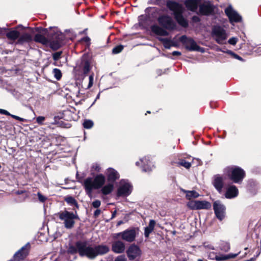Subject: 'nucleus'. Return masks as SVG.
<instances>
[{"mask_svg": "<svg viewBox=\"0 0 261 261\" xmlns=\"http://www.w3.org/2000/svg\"><path fill=\"white\" fill-rule=\"evenodd\" d=\"M64 113L66 115H70L71 114V112L70 111H65Z\"/></svg>", "mask_w": 261, "mask_h": 261, "instance_id": "nucleus-59", "label": "nucleus"}, {"mask_svg": "<svg viewBox=\"0 0 261 261\" xmlns=\"http://www.w3.org/2000/svg\"><path fill=\"white\" fill-rule=\"evenodd\" d=\"M238 41V39L236 37H231L230 38L229 40H228V43L230 44H231V45H234L236 44V43H237Z\"/></svg>", "mask_w": 261, "mask_h": 261, "instance_id": "nucleus-42", "label": "nucleus"}, {"mask_svg": "<svg viewBox=\"0 0 261 261\" xmlns=\"http://www.w3.org/2000/svg\"><path fill=\"white\" fill-rule=\"evenodd\" d=\"M101 213V211L99 209H97L94 213V218H97Z\"/></svg>", "mask_w": 261, "mask_h": 261, "instance_id": "nucleus-51", "label": "nucleus"}, {"mask_svg": "<svg viewBox=\"0 0 261 261\" xmlns=\"http://www.w3.org/2000/svg\"><path fill=\"white\" fill-rule=\"evenodd\" d=\"M30 247V245L29 243L23 246L14 255V259L15 261H21L23 260L28 254Z\"/></svg>", "mask_w": 261, "mask_h": 261, "instance_id": "nucleus-16", "label": "nucleus"}, {"mask_svg": "<svg viewBox=\"0 0 261 261\" xmlns=\"http://www.w3.org/2000/svg\"><path fill=\"white\" fill-rule=\"evenodd\" d=\"M100 193L104 195H107L112 193L114 189V185L112 183H109L105 186H103L101 188Z\"/></svg>", "mask_w": 261, "mask_h": 261, "instance_id": "nucleus-27", "label": "nucleus"}, {"mask_svg": "<svg viewBox=\"0 0 261 261\" xmlns=\"http://www.w3.org/2000/svg\"><path fill=\"white\" fill-rule=\"evenodd\" d=\"M54 76L57 80H59L62 77V73L60 69L55 68L53 70Z\"/></svg>", "mask_w": 261, "mask_h": 261, "instance_id": "nucleus-38", "label": "nucleus"}, {"mask_svg": "<svg viewBox=\"0 0 261 261\" xmlns=\"http://www.w3.org/2000/svg\"><path fill=\"white\" fill-rule=\"evenodd\" d=\"M60 220L64 221L65 227L67 229L72 228L75 223V219L77 218L75 214L67 211H63L56 214Z\"/></svg>", "mask_w": 261, "mask_h": 261, "instance_id": "nucleus-6", "label": "nucleus"}, {"mask_svg": "<svg viewBox=\"0 0 261 261\" xmlns=\"http://www.w3.org/2000/svg\"><path fill=\"white\" fill-rule=\"evenodd\" d=\"M227 176L233 182L241 184L246 176V173L241 167L233 166L227 169Z\"/></svg>", "mask_w": 261, "mask_h": 261, "instance_id": "nucleus-5", "label": "nucleus"}, {"mask_svg": "<svg viewBox=\"0 0 261 261\" xmlns=\"http://www.w3.org/2000/svg\"><path fill=\"white\" fill-rule=\"evenodd\" d=\"M179 40L185 45V48L189 51H198L201 53L204 51V48L198 45L195 41L192 38L182 35L179 38Z\"/></svg>", "mask_w": 261, "mask_h": 261, "instance_id": "nucleus-7", "label": "nucleus"}, {"mask_svg": "<svg viewBox=\"0 0 261 261\" xmlns=\"http://www.w3.org/2000/svg\"><path fill=\"white\" fill-rule=\"evenodd\" d=\"M125 249L124 243L120 240L114 241L112 244V251L115 253H123Z\"/></svg>", "mask_w": 261, "mask_h": 261, "instance_id": "nucleus-19", "label": "nucleus"}, {"mask_svg": "<svg viewBox=\"0 0 261 261\" xmlns=\"http://www.w3.org/2000/svg\"><path fill=\"white\" fill-rule=\"evenodd\" d=\"M93 78H94V73H92L89 76V80H88V83L87 86L85 87L83 86V88H84L85 89H88L90 88L93 84Z\"/></svg>", "mask_w": 261, "mask_h": 261, "instance_id": "nucleus-35", "label": "nucleus"}, {"mask_svg": "<svg viewBox=\"0 0 261 261\" xmlns=\"http://www.w3.org/2000/svg\"><path fill=\"white\" fill-rule=\"evenodd\" d=\"M226 53L236 59H237V60H238L239 61H243V59L241 57H240V56L236 54L233 51H232L230 50H228L226 51Z\"/></svg>", "mask_w": 261, "mask_h": 261, "instance_id": "nucleus-37", "label": "nucleus"}, {"mask_svg": "<svg viewBox=\"0 0 261 261\" xmlns=\"http://www.w3.org/2000/svg\"><path fill=\"white\" fill-rule=\"evenodd\" d=\"M136 165H137V166H138V165H139V162H137L136 163Z\"/></svg>", "mask_w": 261, "mask_h": 261, "instance_id": "nucleus-62", "label": "nucleus"}, {"mask_svg": "<svg viewBox=\"0 0 261 261\" xmlns=\"http://www.w3.org/2000/svg\"><path fill=\"white\" fill-rule=\"evenodd\" d=\"M177 166H183L187 169H189L191 167V163L186 161L184 159H180L176 163Z\"/></svg>", "mask_w": 261, "mask_h": 261, "instance_id": "nucleus-33", "label": "nucleus"}, {"mask_svg": "<svg viewBox=\"0 0 261 261\" xmlns=\"http://www.w3.org/2000/svg\"><path fill=\"white\" fill-rule=\"evenodd\" d=\"M64 35L60 31L55 32L49 38V45L51 48L57 49L63 44Z\"/></svg>", "mask_w": 261, "mask_h": 261, "instance_id": "nucleus-9", "label": "nucleus"}, {"mask_svg": "<svg viewBox=\"0 0 261 261\" xmlns=\"http://www.w3.org/2000/svg\"><path fill=\"white\" fill-rule=\"evenodd\" d=\"M191 20L194 23H198L200 21L201 19L198 16L194 15L192 17Z\"/></svg>", "mask_w": 261, "mask_h": 261, "instance_id": "nucleus-44", "label": "nucleus"}, {"mask_svg": "<svg viewBox=\"0 0 261 261\" xmlns=\"http://www.w3.org/2000/svg\"><path fill=\"white\" fill-rule=\"evenodd\" d=\"M34 40L35 42L40 43L43 45L49 44V39H48L44 36L40 34L35 35Z\"/></svg>", "mask_w": 261, "mask_h": 261, "instance_id": "nucleus-28", "label": "nucleus"}, {"mask_svg": "<svg viewBox=\"0 0 261 261\" xmlns=\"http://www.w3.org/2000/svg\"><path fill=\"white\" fill-rule=\"evenodd\" d=\"M94 125V123L91 120L85 119L83 123V126L86 129L91 128Z\"/></svg>", "mask_w": 261, "mask_h": 261, "instance_id": "nucleus-34", "label": "nucleus"}, {"mask_svg": "<svg viewBox=\"0 0 261 261\" xmlns=\"http://www.w3.org/2000/svg\"><path fill=\"white\" fill-rule=\"evenodd\" d=\"M86 139V133L84 132V140Z\"/></svg>", "mask_w": 261, "mask_h": 261, "instance_id": "nucleus-61", "label": "nucleus"}, {"mask_svg": "<svg viewBox=\"0 0 261 261\" xmlns=\"http://www.w3.org/2000/svg\"><path fill=\"white\" fill-rule=\"evenodd\" d=\"M212 184L216 190L221 193L225 184L224 177L219 174L215 175L213 178Z\"/></svg>", "mask_w": 261, "mask_h": 261, "instance_id": "nucleus-15", "label": "nucleus"}, {"mask_svg": "<svg viewBox=\"0 0 261 261\" xmlns=\"http://www.w3.org/2000/svg\"><path fill=\"white\" fill-rule=\"evenodd\" d=\"M123 223V221H122V220L119 221L117 222V226H119V225H121Z\"/></svg>", "mask_w": 261, "mask_h": 261, "instance_id": "nucleus-58", "label": "nucleus"}, {"mask_svg": "<svg viewBox=\"0 0 261 261\" xmlns=\"http://www.w3.org/2000/svg\"><path fill=\"white\" fill-rule=\"evenodd\" d=\"M142 170L143 172H148L150 171L151 169L149 167H146V166H144L142 167Z\"/></svg>", "mask_w": 261, "mask_h": 261, "instance_id": "nucleus-54", "label": "nucleus"}, {"mask_svg": "<svg viewBox=\"0 0 261 261\" xmlns=\"http://www.w3.org/2000/svg\"><path fill=\"white\" fill-rule=\"evenodd\" d=\"M157 20L161 27L156 24H153L150 27L151 32L156 35L167 36L169 35V33L167 30L173 31L176 29V22L168 15H160L158 18Z\"/></svg>", "mask_w": 261, "mask_h": 261, "instance_id": "nucleus-1", "label": "nucleus"}, {"mask_svg": "<svg viewBox=\"0 0 261 261\" xmlns=\"http://www.w3.org/2000/svg\"><path fill=\"white\" fill-rule=\"evenodd\" d=\"M33 40L32 36L29 33H24L19 36L17 40V44H23L25 42H30Z\"/></svg>", "mask_w": 261, "mask_h": 261, "instance_id": "nucleus-26", "label": "nucleus"}, {"mask_svg": "<svg viewBox=\"0 0 261 261\" xmlns=\"http://www.w3.org/2000/svg\"><path fill=\"white\" fill-rule=\"evenodd\" d=\"M197 261H203L202 259H198Z\"/></svg>", "mask_w": 261, "mask_h": 261, "instance_id": "nucleus-63", "label": "nucleus"}, {"mask_svg": "<svg viewBox=\"0 0 261 261\" xmlns=\"http://www.w3.org/2000/svg\"><path fill=\"white\" fill-rule=\"evenodd\" d=\"M225 13L230 22H239L242 20L241 16L234 11L231 6L225 9Z\"/></svg>", "mask_w": 261, "mask_h": 261, "instance_id": "nucleus-17", "label": "nucleus"}, {"mask_svg": "<svg viewBox=\"0 0 261 261\" xmlns=\"http://www.w3.org/2000/svg\"><path fill=\"white\" fill-rule=\"evenodd\" d=\"M147 113L150 114V111H147Z\"/></svg>", "mask_w": 261, "mask_h": 261, "instance_id": "nucleus-64", "label": "nucleus"}, {"mask_svg": "<svg viewBox=\"0 0 261 261\" xmlns=\"http://www.w3.org/2000/svg\"><path fill=\"white\" fill-rule=\"evenodd\" d=\"M108 181L110 183H113L119 178L118 172L113 168H109L106 173Z\"/></svg>", "mask_w": 261, "mask_h": 261, "instance_id": "nucleus-20", "label": "nucleus"}, {"mask_svg": "<svg viewBox=\"0 0 261 261\" xmlns=\"http://www.w3.org/2000/svg\"><path fill=\"white\" fill-rule=\"evenodd\" d=\"M106 177L102 174H99L95 176L93 180L86 179L85 181V189L87 194L92 198L93 189H99L105 184Z\"/></svg>", "mask_w": 261, "mask_h": 261, "instance_id": "nucleus-4", "label": "nucleus"}, {"mask_svg": "<svg viewBox=\"0 0 261 261\" xmlns=\"http://www.w3.org/2000/svg\"><path fill=\"white\" fill-rule=\"evenodd\" d=\"M117 211L116 210L114 211L112 214L111 219L114 218L116 217Z\"/></svg>", "mask_w": 261, "mask_h": 261, "instance_id": "nucleus-57", "label": "nucleus"}, {"mask_svg": "<svg viewBox=\"0 0 261 261\" xmlns=\"http://www.w3.org/2000/svg\"><path fill=\"white\" fill-rule=\"evenodd\" d=\"M66 201L71 205H76L75 200L72 197H68L65 199Z\"/></svg>", "mask_w": 261, "mask_h": 261, "instance_id": "nucleus-39", "label": "nucleus"}, {"mask_svg": "<svg viewBox=\"0 0 261 261\" xmlns=\"http://www.w3.org/2000/svg\"><path fill=\"white\" fill-rule=\"evenodd\" d=\"M110 249L107 245L99 244L94 247L86 246V242H83V256L85 255L90 259H94L97 256H102L109 252Z\"/></svg>", "mask_w": 261, "mask_h": 261, "instance_id": "nucleus-2", "label": "nucleus"}, {"mask_svg": "<svg viewBox=\"0 0 261 261\" xmlns=\"http://www.w3.org/2000/svg\"><path fill=\"white\" fill-rule=\"evenodd\" d=\"M239 194V190L234 185H231L228 187L225 194L226 198L231 199L237 197Z\"/></svg>", "mask_w": 261, "mask_h": 261, "instance_id": "nucleus-25", "label": "nucleus"}, {"mask_svg": "<svg viewBox=\"0 0 261 261\" xmlns=\"http://www.w3.org/2000/svg\"><path fill=\"white\" fill-rule=\"evenodd\" d=\"M37 196L38 197L39 200L41 202H45L47 199V198L45 196L42 195L40 192H38Z\"/></svg>", "mask_w": 261, "mask_h": 261, "instance_id": "nucleus-41", "label": "nucleus"}, {"mask_svg": "<svg viewBox=\"0 0 261 261\" xmlns=\"http://www.w3.org/2000/svg\"><path fill=\"white\" fill-rule=\"evenodd\" d=\"M166 6L173 12L174 18L180 26L185 28L188 27V21L183 16L184 9L181 4L175 1L169 0L167 2Z\"/></svg>", "mask_w": 261, "mask_h": 261, "instance_id": "nucleus-3", "label": "nucleus"}, {"mask_svg": "<svg viewBox=\"0 0 261 261\" xmlns=\"http://www.w3.org/2000/svg\"><path fill=\"white\" fill-rule=\"evenodd\" d=\"M136 237V232L134 229H126L122 231V240L128 242H132L135 241Z\"/></svg>", "mask_w": 261, "mask_h": 261, "instance_id": "nucleus-21", "label": "nucleus"}, {"mask_svg": "<svg viewBox=\"0 0 261 261\" xmlns=\"http://www.w3.org/2000/svg\"><path fill=\"white\" fill-rule=\"evenodd\" d=\"M215 6L210 2L200 4L199 6V11L197 12L198 15L203 16H210L215 14Z\"/></svg>", "mask_w": 261, "mask_h": 261, "instance_id": "nucleus-12", "label": "nucleus"}, {"mask_svg": "<svg viewBox=\"0 0 261 261\" xmlns=\"http://www.w3.org/2000/svg\"><path fill=\"white\" fill-rule=\"evenodd\" d=\"M99 95H100V93H99L98 94V95H97V97H96V98H99Z\"/></svg>", "mask_w": 261, "mask_h": 261, "instance_id": "nucleus-60", "label": "nucleus"}, {"mask_svg": "<svg viewBox=\"0 0 261 261\" xmlns=\"http://www.w3.org/2000/svg\"><path fill=\"white\" fill-rule=\"evenodd\" d=\"M92 61V53L91 50H88L87 53H85L83 55V76H86V74L89 73L91 70V67L90 66ZM84 77H83V80Z\"/></svg>", "mask_w": 261, "mask_h": 261, "instance_id": "nucleus-11", "label": "nucleus"}, {"mask_svg": "<svg viewBox=\"0 0 261 261\" xmlns=\"http://www.w3.org/2000/svg\"><path fill=\"white\" fill-rule=\"evenodd\" d=\"M19 36V32L16 30H12L6 33L7 37L13 41H15L17 39H18Z\"/></svg>", "mask_w": 261, "mask_h": 261, "instance_id": "nucleus-31", "label": "nucleus"}, {"mask_svg": "<svg viewBox=\"0 0 261 261\" xmlns=\"http://www.w3.org/2000/svg\"><path fill=\"white\" fill-rule=\"evenodd\" d=\"M187 206L191 210H210L212 204L205 200H191L187 202Z\"/></svg>", "mask_w": 261, "mask_h": 261, "instance_id": "nucleus-8", "label": "nucleus"}, {"mask_svg": "<svg viewBox=\"0 0 261 261\" xmlns=\"http://www.w3.org/2000/svg\"><path fill=\"white\" fill-rule=\"evenodd\" d=\"M10 116H11L14 119H15L16 120H19V121H21V122H24L25 120L24 118H22L21 117H20L19 116H16V115H14L10 114Z\"/></svg>", "mask_w": 261, "mask_h": 261, "instance_id": "nucleus-48", "label": "nucleus"}, {"mask_svg": "<svg viewBox=\"0 0 261 261\" xmlns=\"http://www.w3.org/2000/svg\"><path fill=\"white\" fill-rule=\"evenodd\" d=\"M126 253L129 260L133 261L141 256L142 251L137 245L134 243L130 245Z\"/></svg>", "mask_w": 261, "mask_h": 261, "instance_id": "nucleus-13", "label": "nucleus"}, {"mask_svg": "<svg viewBox=\"0 0 261 261\" xmlns=\"http://www.w3.org/2000/svg\"><path fill=\"white\" fill-rule=\"evenodd\" d=\"M93 168H94V170L95 171H96L97 172H99L100 170V169H101L100 167L98 165H97V164L93 166Z\"/></svg>", "mask_w": 261, "mask_h": 261, "instance_id": "nucleus-53", "label": "nucleus"}, {"mask_svg": "<svg viewBox=\"0 0 261 261\" xmlns=\"http://www.w3.org/2000/svg\"><path fill=\"white\" fill-rule=\"evenodd\" d=\"M132 186L129 183H125L119 187L117 191V196L126 197L129 195L132 191Z\"/></svg>", "mask_w": 261, "mask_h": 261, "instance_id": "nucleus-18", "label": "nucleus"}, {"mask_svg": "<svg viewBox=\"0 0 261 261\" xmlns=\"http://www.w3.org/2000/svg\"><path fill=\"white\" fill-rule=\"evenodd\" d=\"M0 114H3V115H6L7 116H10V114H11L7 111L4 110V109H0Z\"/></svg>", "mask_w": 261, "mask_h": 261, "instance_id": "nucleus-50", "label": "nucleus"}, {"mask_svg": "<svg viewBox=\"0 0 261 261\" xmlns=\"http://www.w3.org/2000/svg\"><path fill=\"white\" fill-rule=\"evenodd\" d=\"M172 55L173 56H180L181 55V53L179 51H173L172 53Z\"/></svg>", "mask_w": 261, "mask_h": 261, "instance_id": "nucleus-55", "label": "nucleus"}, {"mask_svg": "<svg viewBox=\"0 0 261 261\" xmlns=\"http://www.w3.org/2000/svg\"><path fill=\"white\" fill-rule=\"evenodd\" d=\"M100 204H101V202L99 200H96L94 201L92 203V206L94 208H98L100 206Z\"/></svg>", "mask_w": 261, "mask_h": 261, "instance_id": "nucleus-43", "label": "nucleus"}, {"mask_svg": "<svg viewBox=\"0 0 261 261\" xmlns=\"http://www.w3.org/2000/svg\"><path fill=\"white\" fill-rule=\"evenodd\" d=\"M68 254H74L79 253L80 256H82V242L77 241L75 245L69 244L67 250Z\"/></svg>", "mask_w": 261, "mask_h": 261, "instance_id": "nucleus-22", "label": "nucleus"}, {"mask_svg": "<svg viewBox=\"0 0 261 261\" xmlns=\"http://www.w3.org/2000/svg\"><path fill=\"white\" fill-rule=\"evenodd\" d=\"M88 29H85L83 30V45H84V50H83V52L86 51L87 50H91L90 46L91 44V40L90 38L88 36Z\"/></svg>", "mask_w": 261, "mask_h": 261, "instance_id": "nucleus-23", "label": "nucleus"}, {"mask_svg": "<svg viewBox=\"0 0 261 261\" xmlns=\"http://www.w3.org/2000/svg\"><path fill=\"white\" fill-rule=\"evenodd\" d=\"M158 40L161 42L164 47L166 49H170L171 48V40L167 38H158Z\"/></svg>", "mask_w": 261, "mask_h": 261, "instance_id": "nucleus-32", "label": "nucleus"}, {"mask_svg": "<svg viewBox=\"0 0 261 261\" xmlns=\"http://www.w3.org/2000/svg\"><path fill=\"white\" fill-rule=\"evenodd\" d=\"M216 259L218 261L224 260L228 259V257H226V255H222L221 256H216Z\"/></svg>", "mask_w": 261, "mask_h": 261, "instance_id": "nucleus-47", "label": "nucleus"}, {"mask_svg": "<svg viewBox=\"0 0 261 261\" xmlns=\"http://www.w3.org/2000/svg\"><path fill=\"white\" fill-rule=\"evenodd\" d=\"M182 191L186 194V198L187 199L189 200V201H191V200L192 198H196L200 196L199 194L194 190L188 191L183 190Z\"/></svg>", "mask_w": 261, "mask_h": 261, "instance_id": "nucleus-30", "label": "nucleus"}, {"mask_svg": "<svg viewBox=\"0 0 261 261\" xmlns=\"http://www.w3.org/2000/svg\"><path fill=\"white\" fill-rule=\"evenodd\" d=\"M238 255V254H232V253H230L229 254H227V255H226V257H228V259H229V258H235L237 255Z\"/></svg>", "mask_w": 261, "mask_h": 261, "instance_id": "nucleus-52", "label": "nucleus"}, {"mask_svg": "<svg viewBox=\"0 0 261 261\" xmlns=\"http://www.w3.org/2000/svg\"><path fill=\"white\" fill-rule=\"evenodd\" d=\"M114 261H126V259L124 256L121 255L118 256Z\"/></svg>", "mask_w": 261, "mask_h": 261, "instance_id": "nucleus-49", "label": "nucleus"}, {"mask_svg": "<svg viewBox=\"0 0 261 261\" xmlns=\"http://www.w3.org/2000/svg\"><path fill=\"white\" fill-rule=\"evenodd\" d=\"M171 46H174V47H177L178 46V44L176 42H175L171 40Z\"/></svg>", "mask_w": 261, "mask_h": 261, "instance_id": "nucleus-56", "label": "nucleus"}, {"mask_svg": "<svg viewBox=\"0 0 261 261\" xmlns=\"http://www.w3.org/2000/svg\"><path fill=\"white\" fill-rule=\"evenodd\" d=\"M213 209L216 217L220 220H223L225 216L226 207L219 200L215 201L213 203Z\"/></svg>", "mask_w": 261, "mask_h": 261, "instance_id": "nucleus-14", "label": "nucleus"}, {"mask_svg": "<svg viewBox=\"0 0 261 261\" xmlns=\"http://www.w3.org/2000/svg\"><path fill=\"white\" fill-rule=\"evenodd\" d=\"M155 225V221L154 220H150L148 226L145 228L144 236L146 238H148L150 233L154 230Z\"/></svg>", "mask_w": 261, "mask_h": 261, "instance_id": "nucleus-29", "label": "nucleus"}, {"mask_svg": "<svg viewBox=\"0 0 261 261\" xmlns=\"http://www.w3.org/2000/svg\"><path fill=\"white\" fill-rule=\"evenodd\" d=\"M62 54L61 51H58L54 53L53 55V59L55 61L58 60L60 58Z\"/></svg>", "mask_w": 261, "mask_h": 261, "instance_id": "nucleus-40", "label": "nucleus"}, {"mask_svg": "<svg viewBox=\"0 0 261 261\" xmlns=\"http://www.w3.org/2000/svg\"><path fill=\"white\" fill-rule=\"evenodd\" d=\"M119 238H121L122 239V232L114 233L113 236V238L115 240L118 239Z\"/></svg>", "mask_w": 261, "mask_h": 261, "instance_id": "nucleus-46", "label": "nucleus"}, {"mask_svg": "<svg viewBox=\"0 0 261 261\" xmlns=\"http://www.w3.org/2000/svg\"><path fill=\"white\" fill-rule=\"evenodd\" d=\"M200 0H186L185 5L187 9L193 12H196Z\"/></svg>", "mask_w": 261, "mask_h": 261, "instance_id": "nucleus-24", "label": "nucleus"}, {"mask_svg": "<svg viewBox=\"0 0 261 261\" xmlns=\"http://www.w3.org/2000/svg\"><path fill=\"white\" fill-rule=\"evenodd\" d=\"M45 120V117L43 116H39L36 118V121L39 124H42L43 122Z\"/></svg>", "mask_w": 261, "mask_h": 261, "instance_id": "nucleus-45", "label": "nucleus"}, {"mask_svg": "<svg viewBox=\"0 0 261 261\" xmlns=\"http://www.w3.org/2000/svg\"><path fill=\"white\" fill-rule=\"evenodd\" d=\"M212 35L216 37V41L220 44L224 43L227 39V35L225 30L220 25H215L212 29Z\"/></svg>", "mask_w": 261, "mask_h": 261, "instance_id": "nucleus-10", "label": "nucleus"}, {"mask_svg": "<svg viewBox=\"0 0 261 261\" xmlns=\"http://www.w3.org/2000/svg\"><path fill=\"white\" fill-rule=\"evenodd\" d=\"M124 48V46L122 45H118L115 46L112 49V54H118L121 53Z\"/></svg>", "mask_w": 261, "mask_h": 261, "instance_id": "nucleus-36", "label": "nucleus"}]
</instances>
